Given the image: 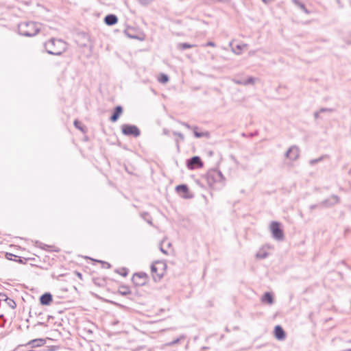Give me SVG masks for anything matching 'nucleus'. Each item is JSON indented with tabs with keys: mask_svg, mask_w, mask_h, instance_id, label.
Instances as JSON below:
<instances>
[{
	"mask_svg": "<svg viewBox=\"0 0 351 351\" xmlns=\"http://www.w3.org/2000/svg\"><path fill=\"white\" fill-rule=\"evenodd\" d=\"M317 208H322V206H319V204H312L310 206L309 208L311 210L315 209Z\"/></svg>",
	"mask_w": 351,
	"mask_h": 351,
	"instance_id": "nucleus-39",
	"label": "nucleus"
},
{
	"mask_svg": "<svg viewBox=\"0 0 351 351\" xmlns=\"http://www.w3.org/2000/svg\"><path fill=\"white\" fill-rule=\"evenodd\" d=\"M244 80H245V86H247L249 84H252L254 83V81H255V79L253 77H249L248 78L244 79Z\"/></svg>",
	"mask_w": 351,
	"mask_h": 351,
	"instance_id": "nucleus-31",
	"label": "nucleus"
},
{
	"mask_svg": "<svg viewBox=\"0 0 351 351\" xmlns=\"http://www.w3.org/2000/svg\"><path fill=\"white\" fill-rule=\"evenodd\" d=\"M196 46H197L196 45H191L188 43H178V45H177V49L180 51H184L187 49L195 47Z\"/></svg>",
	"mask_w": 351,
	"mask_h": 351,
	"instance_id": "nucleus-20",
	"label": "nucleus"
},
{
	"mask_svg": "<svg viewBox=\"0 0 351 351\" xmlns=\"http://www.w3.org/2000/svg\"><path fill=\"white\" fill-rule=\"evenodd\" d=\"M148 275L145 272H136L134 274L132 281L135 286L141 287L147 283Z\"/></svg>",
	"mask_w": 351,
	"mask_h": 351,
	"instance_id": "nucleus-7",
	"label": "nucleus"
},
{
	"mask_svg": "<svg viewBox=\"0 0 351 351\" xmlns=\"http://www.w3.org/2000/svg\"><path fill=\"white\" fill-rule=\"evenodd\" d=\"M269 254L266 252H264L263 253L258 252L256 254V256L258 258L263 259L268 256Z\"/></svg>",
	"mask_w": 351,
	"mask_h": 351,
	"instance_id": "nucleus-32",
	"label": "nucleus"
},
{
	"mask_svg": "<svg viewBox=\"0 0 351 351\" xmlns=\"http://www.w3.org/2000/svg\"><path fill=\"white\" fill-rule=\"evenodd\" d=\"M173 134L174 136H176L178 137V138H176L175 142H176V145L177 149L179 152L180 151V141L183 142L184 141V136L181 132H176V131H173Z\"/></svg>",
	"mask_w": 351,
	"mask_h": 351,
	"instance_id": "nucleus-18",
	"label": "nucleus"
},
{
	"mask_svg": "<svg viewBox=\"0 0 351 351\" xmlns=\"http://www.w3.org/2000/svg\"><path fill=\"white\" fill-rule=\"evenodd\" d=\"M99 263H101L103 265V267L106 269H110L111 267V265L106 261H97Z\"/></svg>",
	"mask_w": 351,
	"mask_h": 351,
	"instance_id": "nucleus-33",
	"label": "nucleus"
},
{
	"mask_svg": "<svg viewBox=\"0 0 351 351\" xmlns=\"http://www.w3.org/2000/svg\"><path fill=\"white\" fill-rule=\"evenodd\" d=\"M163 134L165 135H169V131L167 129H163Z\"/></svg>",
	"mask_w": 351,
	"mask_h": 351,
	"instance_id": "nucleus-44",
	"label": "nucleus"
},
{
	"mask_svg": "<svg viewBox=\"0 0 351 351\" xmlns=\"http://www.w3.org/2000/svg\"><path fill=\"white\" fill-rule=\"evenodd\" d=\"M47 53L61 56L66 49V43L62 39L51 38L44 45Z\"/></svg>",
	"mask_w": 351,
	"mask_h": 351,
	"instance_id": "nucleus-2",
	"label": "nucleus"
},
{
	"mask_svg": "<svg viewBox=\"0 0 351 351\" xmlns=\"http://www.w3.org/2000/svg\"><path fill=\"white\" fill-rule=\"evenodd\" d=\"M176 191L184 199H191L193 197V195L190 193L188 186L185 184L176 186Z\"/></svg>",
	"mask_w": 351,
	"mask_h": 351,
	"instance_id": "nucleus-9",
	"label": "nucleus"
},
{
	"mask_svg": "<svg viewBox=\"0 0 351 351\" xmlns=\"http://www.w3.org/2000/svg\"><path fill=\"white\" fill-rule=\"evenodd\" d=\"M285 157L291 160H295L300 156V149L296 145L291 146L288 150L285 152Z\"/></svg>",
	"mask_w": 351,
	"mask_h": 351,
	"instance_id": "nucleus-11",
	"label": "nucleus"
},
{
	"mask_svg": "<svg viewBox=\"0 0 351 351\" xmlns=\"http://www.w3.org/2000/svg\"><path fill=\"white\" fill-rule=\"evenodd\" d=\"M123 110V107L121 106H120V105L117 106L113 109V112H112L111 116L110 117V121L113 123L117 121V120L119 119L120 116L122 114Z\"/></svg>",
	"mask_w": 351,
	"mask_h": 351,
	"instance_id": "nucleus-13",
	"label": "nucleus"
},
{
	"mask_svg": "<svg viewBox=\"0 0 351 351\" xmlns=\"http://www.w3.org/2000/svg\"><path fill=\"white\" fill-rule=\"evenodd\" d=\"M234 82L237 84L245 85V80H234Z\"/></svg>",
	"mask_w": 351,
	"mask_h": 351,
	"instance_id": "nucleus-35",
	"label": "nucleus"
},
{
	"mask_svg": "<svg viewBox=\"0 0 351 351\" xmlns=\"http://www.w3.org/2000/svg\"><path fill=\"white\" fill-rule=\"evenodd\" d=\"M208 184L212 187L215 184H219L221 187L225 185V177L221 171L217 169H211L205 175Z\"/></svg>",
	"mask_w": 351,
	"mask_h": 351,
	"instance_id": "nucleus-3",
	"label": "nucleus"
},
{
	"mask_svg": "<svg viewBox=\"0 0 351 351\" xmlns=\"http://www.w3.org/2000/svg\"><path fill=\"white\" fill-rule=\"evenodd\" d=\"M14 261L16 262H18V263H24L25 262L22 260V258L21 257H19V258L16 260V259H14Z\"/></svg>",
	"mask_w": 351,
	"mask_h": 351,
	"instance_id": "nucleus-42",
	"label": "nucleus"
},
{
	"mask_svg": "<svg viewBox=\"0 0 351 351\" xmlns=\"http://www.w3.org/2000/svg\"><path fill=\"white\" fill-rule=\"evenodd\" d=\"M130 30H133V29H127L124 31V34L128 37V38H133V39H137V40H142L143 38H140L137 35H135V34H133L132 33H130Z\"/></svg>",
	"mask_w": 351,
	"mask_h": 351,
	"instance_id": "nucleus-25",
	"label": "nucleus"
},
{
	"mask_svg": "<svg viewBox=\"0 0 351 351\" xmlns=\"http://www.w3.org/2000/svg\"><path fill=\"white\" fill-rule=\"evenodd\" d=\"M40 25L34 21H23L18 25V33L23 36L33 37L40 32Z\"/></svg>",
	"mask_w": 351,
	"mask_h": 351,
	"instance_id": "nucleus-1",
	"label": "nucleus"
},
{
	"mask_svg": "<svg viewBox=\"0 0 351 351\" xmlns=\"http://www.w3.org/2000/svg\"><path fill=\"white\" fill-rule=\"evenodd\" d=\"M186 165L189 169L193 170L203 167L204 163L199 156H194L186 160Z\"/></svg>",
	"mask_w": 351,
	"mask_h": 351,
	"instance_id": "nucleus-8",
	"label": "nucleus"
},
{
	"mask_svg": "<svg viewBox=\"0 0 351 351\" xmlns=\"http://www.w3.org/2000/svg\"><path fill=\"white\" fill-rule=\"evenodd\" d=\"M196 182H197V184H200V182L199 180H197Z\"/></svg>",
	"mask_w": 351,
	"mask_h": 351,
	"instance_id": "nucleus-54",
	"label": "nucleus"
},
{
	"mask_svg": "<svg viewBox=\"0 0 351 351\" xmlns=\"http://www.w3.org/2000/svg\"><path fill=\"white\" fill-rule=\"evenodd\" d=\"M46 341L44 339H36L30 341L27 344L31 345L32 348L44 345Z\"/></svg>",
	"mask_w": 351,
	"mask_h": 351,
	"instance_id": "nucleus-19",
	"label": "nucleus"
},
{
	"mask_svg": "<svg viewBox=\"0 0 351 351\" xmlns=\"http://www.w3.org/2000/svg\"><path fill=\"white\" fill-rule=\"evenodd\" d=\"M237 49L239 50H241V47L240 45H237Z\"/></svg>",
	"mask_w": 351,
	"mask_h": 351,
	"instance_id": "nucleus-49",
	"label": "nucleus"
},
{
	"mask_svg": "<svg viewBox=\"0 0 351 351\" xmlns=\"http://www.w3.org/2000/svg\"><path fill=\"white\" fill-rule=\"evenodd\" d=\"M104 21L106 25L112 26L117 23L118 17L114 14H108L104 17Z\"/></svg>",
	"mask_w": 351,
	"mask_h": 351,
	"instance_id": "nucleus-15",
	"label": "nucleus"
},
{
	"mask_svg": "<svg viewBox=\"0 0 351 351\" xmlns=\"http://www.w3.org/2000/svg\"><path fill=\"white\" fill-rule=\"evenodd\" d=\"M217 1H218V2H222V1H223V0H217Z\"/></svg>",
	"mask_w": 351,
	"mask_h": 351,
	"instance_id": "nucleus-53",
	"label": "nucleus"
},
{
	"mask_svg": "<svg viewBox=\"0 0 351 351\" xmlns=\"http://www.w3.org/2000/svg\"><path fill=\"white\" fill-rule=\"evenodd\" d=\"M37 326H47V324L42 322H38L36 324Z\"/></svg>",
	"mask_w": 351,
	"mask_h": 351,
	"instance_id": "nucleus-43",
	"label": "nucleus"
},
{
	"mask_svg": "<svg viewBox=\"0 0 351 351\" xmlns=\"http://www.w3.org/2000/svg\"><path fill=\"white\" fill-rule=\"evenodd\" d=\"M334 111V109L332 108H320L319 110V112H332Z\"/></svg>",
	"mask_w": 351,
	"mask_h": 351,
	"instance_id": "nucleus-34",
	"label": "nucleus"
},
{
	"mask_svg": "<svg viewBox=\"0 0 351 351\" xmlns=\"http://www.w3.org/2000/svg\"><path fill=\"white\" fill-rule=\"evenodd\" d=\"M118 293L121 295H128L131 293L130 287L126 285H121L119 288Z\"/></svg>",
	"mask_w": 351,
	"mask_h": 351,
	"instance_id": "nucleus-21",
	"label": "nucleus"
},
{
	"mask_svg": "<svg viewBox=\"0 0 351 351\" xmlns=\"http://www.w3.org/2000/svg\"><path fill=\"white\" fill-rule=\"evenodd\" d=\"M261 301L269 305L273 304L274 303V298L272 293L265 292L261 298Z\"/></svg>",
	"mask_w": 351,
	"mask_h": 351,
	"instance_id": "nucleus-16",
	"label": "nucleus"
},
{
	"mask_svg": "<svg viewBox=\"0 0 351 351\" xmlns=\"http://www.w3.org/2000/svg\"><path fill=\"white\" fill-rule=\"evenodd\" d=\"M205 47H215L216 45L214 42L213 41H208V43H206L205 45H204Z\"/></svg>",
	"mask_w": 351,
	"mask_h": 351,
	"instance_id": "nucleus-38",
	"label": "nucleus"
},
{
	"mask_svg": "<svg viewBox=\"0 0 351 351\" xmlns=\"http://www.w3.org/2000/svg\"><path fill=\"white\" fill-rule=\"evenodd\" d=\"M94 282H95V285H97L98 286H102V285H102V284H101L100 282H98V283H97L95 280H94Z\"/></svg>",
	"mask_w": 351,
	"mask_h": 351,
	"instance_id": "nucleus-48",
	"label": "nucleus"
},
{
	"mask_svg": "<svg viewBox=\"0 0 351 351\" xmlns=\"http://www.w3.org/2000/svg\"><path fill=\"white\" fill-rule=\"evenodd\" d=\"M121 132L124 136L137 138L141 135L140 129L135 125L125 123L121 126Z\"/></svg>",
	"mask_w": 351,
	"mask_h": 351,
	"instance_id": "nucleus-6",
	"label": "nucleus"
},
{
	"mask_svg": "<svg viewBox=\"0 0 351 351\" xmlns=\"http://www.w3.org/2000/svg\"><path fill=\"white\" fill-rule=\"evenodd\" d=\"M39 301L43 306L49 305L53 301V295L49 292H46L40 296Z\"/></svg>",
	"mask_w": 351,
	"mask_h": 351,
	"instance_id": "nucleus-14",
	"label": "nucleus"
},
{
	"mask_svg": "<svg viewBox=\"0 0 351 351\" xmlns=\"http://www.w3.org/2000/svg\"><path fill=\"white\" fill-rule=\"evenodd\" d=\"M169 77L167 74L161 73L158 77V81L162 84L168 82Z\"/></svg>",
	"mask_w": 351,
	"mask_h": 351,
	"instance_id": "nucleus-29",
	"label": "nucleus"
},
{
	"mask_svg": "<svg viewBox=\"0 0 351 351\" xmlns=\"http://www.w3.org/2000/svg\"><path fill=\"white\" fill-rule=\"evenodd\" d=\"M272 237L277 241H283L285 239L284 230L281 223L273 221L269 225Z\"/></svg>",
	"mask_w": 351,
	"mask_h": 351,
	"instance_id": "nucleus-5",
	"label": "nucleus"
},
{
	"mask_svg": "<svg viewBox=\"0 0 351 351\" xmlns=\"http://www.w3.org/2000/svg\"><path fill=\"white\" fill-rule=\"evenodd\" d=\"M45 247H49V245H44V247H42V248L45 250Z\"/></svg>",
	"mask_w": 351,
	"mask_h": 351,
	"instance_id": "nucleus-51",
	"label": "nucleus"
},
{
	"mask_svg": "<svg viewBox=\"0 0 351 351\" xmlns=\"http://www.w3.org/2000/svg\"><path fill=\"white\" fill-rule=\"evenodd\" d=\"M76 274H77V276L80 279H82V274H81V273H80V272H76Z\"/></svg>",
	"mask_w": 351,
	"mask_h": 351,
	"instance_id": "nucleus-46",
	"label": "nucleus"
},
{
	"mask_svg": "<svg viewBox=\"0 0 351 351\" xmlns=\"http://www.w3.org/2000/svg\"><path fill=\"white\" fill-rule=\"evenodd\" d=\"M293 3L302 10L306 14H309L310 11L306 8L305 5L298 0H292Z\"/></svg>",
	"mask_w": 351,
	"mask_h": 351,
	"instance_id": "nucleus-23",
	"label": "nucleus"
},
{
	"mask_svg": "<svg viewBox=\"0 0 351 351\" xmlns=\"http://www.w3.org/2000/svg\"><path fill=\"white\" fill-rule=\"evenodd\" d=\"M73 125L74 126L78 129L79 130H80L81 132H82L83 133H85L87 131V128L85 125H84L81 121H80L79 120L77 119H75L74 121H73Z\"/></svg>",
	"mask_w": 351,
	"mask_h": 351,
	"instance_id": "nucleus-22",
	"label": "nucleus"
},
{
	"mask_svg": "<svg viewBox=\"0 0 351 351\" xmlns=\"http://www.w3.org/2000/svg\"><path fill=\"white\" fill-rule=\"evenodd\" d=\"M51 318H52V316L49 315V316H48V319H51Z\"/></svg>",
	"mask_w": 351,
	"mask_h": 351,
	"instance_id": "nucleus-52",
	"label": "nucleus"
},
{
	"mask_svg": "<svg viewBox=\"0 0 351 351\" xmlns=\"http://www.w3.org/2000/svg\"><path fill=\"white\" fill-rule=\"evenodd\" d=\"M160 251H161L163 254H167V251H166V250H164L163 248H162V247L160 248Z\"/></svg>",
	"mask_w": 351,
	"mask_h": 351,
	"instance_id": "nucleus-47",
	"label": "nucleus"
},
{
	"mask_svg": "<svg viewBox=\"0 0 351 351\" xmlns=\"http://www.w3.org/2000/svg\"><path fill=\"white\" fill-rule=\"evenodd\" d=\"M328 155H323L317 158L311 160L309 161V164L311 166H313V165H316L317 163L322 161L325 158H328Z\"/></svg>",
	"mask_w": 351,
	"mask_h": 351,
	"instance_id": "nucleus-26",
	"label": "nucleus"
},
{
	"mask_svg": "<svg viewBox=\"0 0 351 351\" xmlns=\"http://www.w3.org/2000/svg\"><path fill=\"white\" fill-rule=\"evenodd\" d=\"M194 136L197 138H210V134L208 131L199 132L198 129L193 130V131Z\"/></svg>",
	"mask_w": 351,
	"mask_h": 351,
	"instance_id": "nucleus-17",
	"label": "nucleus"
},
{
	"mask_svg": "<svg viewBox=\"0 0 351 351\" xmlns=\"http://www.w3.org/2000/svg\"><path fill=\"white\" fill-rule=\"evenodd\" d=\"M115 272L123 277H126L128 275L129 269L126 267H121L116 269Z\"/></svg>",
	"mask_w": 351,
	"mask_h": 351,
	"instance_id": "nucleus-24",
	"label": "nucleus"
},
{
	"mask_svg": "<svg viewBox=\"0 0 351 351\" xmlns=\"http://www.w3.org/2000/svg\"><path fill=\"white\" fill-rule=\"evenodd\" d=\"M178 122L180 125L184 126L186 128H187L189 130H191L193 131V130L199 129L198 126H197V125H191L188 123L184 122V121H179Z\"/></svg>",
	"mask_w": 351,
	"mask_h": 351,
	"instance_id": "nucleus-28",
	"label": "nucleus"
},
{
	"mask_svg": "<svg viewBox=\"0 0 351 351\" xmlns=\"http://www.w3.org/2000/svg\"><path fill=\"white\" fill-rule=\"evenodd\" d=\"M62 290L64 291H68V289L66 288H62Z\"/></svg>",
	"mask_w": 351,
	"mask_h": 351,
	"instance_id": "nucleus-50",
	"label": "nucleus"
},
{
	"mask_svg": "<svg viewBox=\"0 0 351 351\" xmlns=\"http://www.w3.org/2000/svg\"><path fill=\"white\" fill-rule=\"evenodd\" d=\"M319 113H320L319 111L314 112V117H315V119H318L319 117Z\"/></svg>",
	"mask_w": 351,
	"mask_h": 351,
	"instance_id": "nucleus-40",
	"label": "nucleus"
},
{
	"mask_svg": "<svg viewBox=\"0 0 351 351\" xmlns=\"http://www.w3.org/2000/svg\"><path fill=\"white\" fill-rule=\"evenodd\" d=\"M258 135V131H255L254 132H252L249 134V136L253 137L254 136Z\"/></svg>",
	"mask_w": 351,
	"mask_h": 351,
	"instance_id": "nucleus-41",
	"label": "nucleus"
},
{
	"mask_svg": "<svg viewBox=\"0 0 351 351\" xmlns=\"http://www.w3.org/2000/svg\"><path fill=\"white\" fill-rule=\"evenodd\" d=\"M8 297L7 296V295L5 293H0V300H8Z\"/></svg>",
	"mask_w": 351,
	"mask_h": 351,
	"instance_id": "nucleus-37",
	"label": "nucleus"
},
{
	"mask_svg": "<svg viewBox=\"0 0 351 351\" xmlns=\"http://www.w3.org/2000/svg\"><path fill=\"white\" fill-rule=\"evenodd\" d=\"M339 202V196L336 195H332L330 197H329L327 199H325L322 202L319 203V206H322V208H329L331 207Z\"/></svg>",
	"mask_w": 351,
	"mask_h": 351,
	"instance_id": "nucleus-10",
	"label": "nucleus"
},
{
	"mask_svg": "<svg viewBox=\"0 0 351 351\" xmlns=\"http://www.w3.org/2000/svg\"><path fill=\"white\" fill-rule=\"evenodd\" d=\"M141 215L142 218L145 221H147L149 224H152V218L148 213H147V212L142 213Z\"/></svg>",
	"mask_w": 351,
	"mask_h": 351,
	"instance_id": "nucleus-27",
	"label": "nucleus"
},
{
	"mask_svg": "<svg viewBox=\"0 0 351 351\" xmlns=\"http://www.w3.org/2000/svg\"><path fill=\"white\" fill-rule=\"evenodd\" d=\"M178 341H179V339H175L174 341H173L171 343V344H176V343H178Z\"/></svg>",
	"mask_w": 351,
	"mask_h": 351,
	"instance_id": "nucleus-45",
	"label": "nucleus"
},
{
	"mask_svg": "<svg viewBox=\"0 0 351 351\" xmlns=\"http://www.w3.org/2000/svg\"><path fill=\"white\" fill-rule=\"evenodd\" d=\"M274 335L278 341H283L286 338V332L280 325H277L274 327Z\"/></svg>",
	"mask_w": 351,
	"mask_h": 351,
	"instance_id": "nucleus-12",
	"label": "nucleus"
},
{
	"mask_svg": "<svg viewBox=\"0 0 351 351\" xmlns=\"http://www.w3.org/2000/svg\"><path fill=\"white\" fill-rule=\"evenodd\" d=\"M8 303V305L12 309H14L16 307V304L15 301L12 299L8 298V300H5Z\"/></svg>",
	"mask_w": 351,
	"mask_h": 351,
	"instance_id": "nucleus-30",
	"label": "nucleus"
},
{
	"mask_svg": "<svg viewBox=\"0 0 351 351\" xmlns=\"http://www.w3.org/2000/svg\"><path fill=\"white\" fill-rule=\"evenodd\" d=\"M13 256H15V257H16V256H15V255H14V254H12V253H9V252H6V253H5V258H6L8 260H13V259H12V257H13Z\"/></svg>",
	"mask_w": 351,
	"mask_h": 351,
	"instance_id": "nucleus-36",
	"label": "nucleus"
},
{
	"mask_svg": "<svg viewBox=\"0 0 351 351\" xmlns=\"http://www.w3.org/2000/svg\"><path fill=\"white\" fill-rule=\"evenodd\" d=\"M150 268L154 280L158 282L163 277L167 269V264L165 262L157 261L151 265Z\"/></svg>",
	"mask_w": 351,
	"mask_h": 351,
	"instance_id": "nucleus-4",
	"label": "nucleus"
}]
</instances>
